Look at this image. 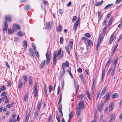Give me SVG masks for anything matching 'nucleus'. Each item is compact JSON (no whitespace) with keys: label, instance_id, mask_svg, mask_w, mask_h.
Masks as SVG:
<instances>
[{"label":"nucleus","instance_id":"e433bc0d","mask_svg":"<svg viewBox=\"0 0 122 122\" xmlns=\"http://www.w3.org/2000/svg\"><path fill=\"white\" fill-rule=\"evenodd\" d=\"M115 72V68L113 67L111 73V76H113Z\"/></svg>","mask_w":122,"mask_h":122},{"label":"nucleus","instance_id":"0e129e2a","mask_svg":"<svg viewBox=\"0 0 122 122\" xmlns=\"http://www.w3.org/2000/svg\"><path fill=\"white\" fill-rule=\"evenodd\" d=\"M97 120V117H95L93 120L91 121L90 122H96Z\"/></svg>","mask_w":122,"mask_h":122},{"label":"nucleus","instance_id":"c9c22d12","mask_svg":"<svg viewBox=\"0 0 122 122\" xmlns=\"http://www.w3.org/2000/svg\"><path fill=\"white\" fill-rule=\"evenodd\" d=\"M113 4H111L107 5L104 8V9H107L110 8L111 6L113 5Z\"/></svg>","mask_w":122,"mask_h":122},{"label":"nucleus","instance_id":"9d476101","mask_svg":"<svg viewBox=\"0 0 122 122\" xmlns=\"http://www.w3.org/2000/svg\"><path fill=\"white\" fill-rule=\"evenodd\" d=\"M114 102H111L109 105V107L110 108L109 112L112 111L114 108Z\"/></svg>","mask_w":122,"mask_h":122},{"label":"nucleus","instance_id":"b1692460","mask_svg":"<svg viewBox=\"0 0 122 122\" xmlns=\"http://www.w3.org/2000/svg\"><path fill=\"white\" fill-rule=\"evenodd\" d=\"M65 49L66 52L69 55H70L71 54L70 53L69 49L68 48L67 46H65Z\"/></svg>","mask_w":122,"mask_h":122},{"label":"nucleus","instance_id":"4468645a","mask_svg":"<svg viewBox=\"0 0 122 122\" xmlns=\"http://www.w3.org/2000/svg\"><path fill=\"white\" fill-rule=\"evenodd\" d=\"M20 25L18 24H14L13 25V28L14 30H15L16 29L19 30L20 29Z\"/></svg>","mask_w":122,"mask_h":122},{"label":"nucleus","instance_id":"6e6d98bb","mask_svg":"<svg viewBox=\"0 0 122 122\" xmlns=\"http://www.w3.org/2000/svg\"><path fill=\"white\" fill-rule=\"evenodd\" d=\"M28 95L27 94H26L25 96H24V99L25 101L28 99Z\"/></svg>","mask_w":122,"mask_h":122},{"label":"nucleus","instance_id":"dca6fc26","mask_svg":"<svg viewBox=\"0 0 122 122\" xmlns=\"http://www.w3.org/2000/svg\"><path fill=\"white\" fill-rule=\"evenodd\" d=\"M58 109L60 113L61 114V116H63V114L62 112V105L61 104L59 105L58 107Z\"/></svg>","mask_w":122,"mask_h":122},{"label":"nucleus","instance_id":"de8ad7c7","mask_svg":"<svg viewBox=\"0 0 122 122\" xmlns=\"http://www.w3.org/2000/svg\"><path fill=\"white\" fill-rule=\"evenodd\" d=\"M100 42L101 41H98V42L97 43L96 46V49L97 50L98 49L99 46H100Z\"/></svg>","mask_w":122,"mask_h":122},{"label":"nucleus","instance_id":"393cba45","mask_svg":"<svg viewBox=\"0 0 122 122\" xmlns=\"http://www.w3.org/2000/svg\"><path fill=\"white\" fill-rule=\"evenodd\" d=\"M74 85L75 86V89H76V94L79 90V86L78 85H76L75 82Z\"/></svg>","mask_w":122,"mask_h":122},{"label":"nucleus","instance_id":"f3484780","mask_svg":"<svg viewBox=\"0 0 122 122\" xmlns=\"http://www.w3.org/2000/svg\"><path fill=\"white\" fill-rule=\"evenodd\" d=\"M88 46L91 47L93 46V43L92 41L89 40H88L87 41Z\"/></svg>","mask_w":122,"mask_h":122},{"label":"nucleus","instance_id":"2eb2a0df","mask_svg":"<svg viewBox=\"0 0 122 122\" xmlns=\"http://www.w3.org/2000/svg\"><path fill=\"white\" fill-rule=\"evenodd\" d=\"M5 21L7 22V21L10 22L11 21V17L10 16H6L5 17Z\"/></svg>","mask_w":122,"mask_h":122},{"label":"nucleus","instance_id":"69168bd1","mask_svg":"<svg viewBox=\"0 0 122 122\" xmlns=\"http://www.w3.org/2000/svg\"><path fill=\"white\" fill-rule=\"evenodd\" d=\"M50 60L46 59V65H48L49 64Z\"/></svg>","mask_w":122,"mask_h":122},{"label":"nucleus","instance_id":"ea45409f","mask_svg":"<svg viewBox=\"0 0 122 122\" xmlns=\"http://www.w3.org/2000/svg\"><path fill=\"white\" fill-rule=\"evenodd\" d=\"M23 46L24 47H27V41L25 40L24 41L23 43Z\"/></svg>","mask_w":122,"mask_h":122},{"label":"nucleus","instance_id":"0eeeda50","mask_svg":"<svg viewBox=\"0 0 122 122\" xmlns=\"http://www.w3.org/2000/svg\"><path fill=\"white\" fill-rule=\"evenodd\" d=\"M52 23L51 22H48L46 23V28L48 30H50L51 27Z\"/></svg>","mask_w":122,"mask_h":122},{"label":"nucleus","instance_id":"5fc2aeb1","mask_svg":"<svg viewBox=\"0 0 122 122\" xmlns=\"http://www.w3.org/2000/svg\"><path fill=\"white\" fill-rule=\"evenodd\" d=\"M25 9L26 10H28L30 9V7L28 5H26L25 6Z\"/></svg>","mask_w":122,"mask_h":122},{"label":"nucleus","instance_id":"e2e57ef3","mask_svg":"<svg viewBox=\"0 0 122 122\" xmlns=\"http://www.w3.org/2000/svg\"><path fill=\"white\" fill-rule=\"evenodd\" d=\"M23 77L24 80L25 82H27V78L26 76H23Z\"/></svg>","mask_w":122,"mask_h":122},{"label":"nucleus","instance_id":"20e7f679","mask_svg":"<svg viewBox=\"0 0 122 122\" xmlns=\"http://www.w3.org/2000/svg\"><path fill=\"white\" fill-rule=\"evenodd\" d=\"M94 91L91 90V95H90V94L89 92L88 91H86V94L88 98L90 100H91L94 93Z\"/></svg>","mask_w":122,"mask_h":122},{"label":"nucleus","instance_id":"423d86ee","mask_svg":"<svg viewBox=\"0 0 122 122\" xmlns=\"http://www.w3.org/2000/svg\"><path fill=\"white\" fill-rule=\"evenodd\" d=\"M37 84L36 82L35 83V85L34 86V89L33 91V93L34 96L35 97H36L37 95Z\"/></svg>","mask_w":122,"mask_h":122},{"label":"nucleus","instance_id":"c756f323","mask_svg":"<svg viewBox=\"0 0 122 122\" xmlns=\"http://www.w3.org/2000/svg\"><path fill=\"white\" fill-rule=\"evenodd\" d=\"M17 35L20 36L22 37L24 35V33H22L21 31H20L17 32Z\"/></svg>","mask_w":122,"mask_h":122},{"label":"nucleus","instance_id":"8fccbe9b","mask_svg":"<svg viewBox=\"0 0 122 122\" xmlns=\"http://www.w3.org/2000/svg\"><path fill=\"white\" fill-rule=\"evenodd\" d=\"M14 102H13L11 104H9L7 105V107L8 108H9L10 107H11V106H13L14 105Z\"/></svg>","mask_w":122,"mask_h":122},{"label":"nucleus","instance_id":"09e8293b","mask_svg":"<svg viewBox=\"0 0 122 122\" xmlns=\"http://www.w3.org/2000/svg\"><path fill=\"white\" fill-rule=\"evenodd\" d=\"M84 36L88 38H90L91 36V35L88 33H86L84 35Z\"/></svg>","mask_w":122,"mask_h":122},{"label":"nucleus","instance_id":"f257e3e1","mask_svg":"<svg viewBox=\"0 0 122 122\" xmlns=\"http://www.w3.org/2000/svg\"><path fill=\"white\" fill-rule=\"evenodd\" d=\"M112 94L111 92H106L104 96V102L105 103L110 99V98Z\"/></svg>","mask_w":122,"mask_h":122},{"label":"nucleus","instance_id":"680f3d73","mask_svg":"<svg viewBox=\"0 0 122 122\" xmlns=\"http://www.w3.org/2000/svg\"><path fill=\"white\" fill-rule=\"evenodd\" d=\"M6 94V93L5 92H2L1 94L0 95L2 96H4Z\"/></svg>","mask_w":122,"mask_h":122},{"label":"nucleus","instance_id":"37998d69","mask_svg":"<svg viewBox=\"0 0 122 122\" xmlns=\"http://www.w3.org/2000/svg\"><path fill=\"white\" fill-rule=\"evenodd\" d=\"M73 42L71 41H70L69 42V45L70 48L71 49L72 48Z\"/></svg>","mask_w":122,"mask_h":122},{"label":"nucleus","instance_id":"6ab92c4d","mask_svg":"<svg viewBox=\"0 0 122 122\" xmlns=\"http://www.w3.org/2000/svg\"><path fill=\"white\" fill-rule=\"evenodd\" d=\"M8 27V25L6 21H5L4 23V29H3V32L4 33V30L7 31Z\"/></svg>","mask_w":122,"mask_h":122},{"label":"nucleus","instance_id":"13d9d810","mask_svg":"<svg viewBox=\"0 0 122 122\" xmlns=\"http://www.w3.org/2000/svg\"><path fill=\"white\" fill-rule=\"evenodd\" d=\"M49 91L50 93H51L52 89V87L51 85H50L49 87Z\"/></svg>","mask_w":122,"mask_h":122},{"label":"nucleus","instance_id":"412c9836","mask_svg":"<svg viewBox=\"0 0 122 122\" xmlns=\"http://www.w3.org/2000/svg\"><path fill=\"white\" fill-rule=\"evenodd\" d=\"M29 85L30 86H32V80L31 77L30 76L29 77Z\"/></svg>","mask_w":122,"mask_h":122},{"label":"nucleus","instance_id":"5701e85b","mask_svg":"<svg viewBox=\"0 0 122 122\" xmlns=\"http://www.w3.org/2000/svg\"><path fill=\"white\" fill-rule=\"evenodd\" d=\"M37 103V111H38L39 112L41 106V103L40 101H39Z\"/></svg>","mask_w":122,"mask_h":122},{"label":"nucleus","instance_id":"ddd939ff","mask_svg":"<svg viewBox=\"0 0 122 122\" xmlns=\"http://www.w3.org/2000/svg\"><path fill=\"white\" fill-rule=\"evenodd\" d=\"M46 56L47 59H51V55L50 52L47 51L46 54Z\"/></svg>","mask_w":122,"mask_h":122},{"label":"nucleus","instance_id":"f8f14e48","mask_svg":"<svg viewBox=\"0 0 122 122\" xmlns=\"http://www.w3.org/2000/svg\"><path fill=\"white\" fill-rule=\"evenodd\" d=\"M53 64L55 65L56 64V54L54 53L53 54Z\"/></svg>","mask_w":122,"mask_h":122},{"label":"nucleus","instance_id":"c03bdc74","mask_svg":"<svg viewBox=\"0 0 122 122\" xmlns=\"http://www.w3.org/2000/svg\"><path fill=\"white\" fill-rule=\"evenodd\" d=\"M105 68H103L102 73V76H104L105 74Z\"/></svg>","mask_w":122,"mask_h":122},{"label":"nucleus","instance_id":"2f4dec72","mask_svg":"<svg viewBox=\"0 0 122 122\" xmlns=\"http://www.w3.org/2000/svg\"><path fill=\"white\" fill-rule=\"evenodd\" d=\"M45 61L44 60L41 62V64L40 65V68L41 69L45 65Z\"/></svg>","mask_w":122,"mask_h":122},{"label":"nucleus","instance_id":"603ef678","mask_svg":"<svg viewBox=\"0 0 122 122\" xmlns=\"http://www.w3.org/2000/svg\"><path fill=\"white\" fill-rule=\"evenodd\" d=\"M2 101L3 100V101H4L7 98V96H5L3 97L2 98H0Z\"/></svg>","mask_w":122,"mask_h":122},{"label":"nucleus","instance_id":"4c0bfd02","mask_svg":"<svg viewBox=\"0 0 122 122\" xmlns=\"http://www.w3.org/2000/svg\"><path fill=\"white\" fill-rule=\"evenodd\" d=\"M79 77L81 79L83 82L84 83V78L82 74H80L79 76Z\"/></svg>","mask_w":122,"mask_h":122},{"label":"nucleus","instance_id":"39448f33","mask_svg":"<svg viewBox=\"0 0 122 122\" xmlns=\"http://www.w3.org/2000/svg\"><path fill=\"white\" fill-rule=\"evenodd\" d=\"M69 66V63L68 61H66L65 63H63L62 64V67L63 70H64V72H65V67L66 66L68 67Z\"/></svg>","mask_w":122,"mask_h":122},{"label":"nucleus","instance_id":"49530a36","mask_svg":"<svg viewBox=\"0 0 122 122\" xmlns=\"http://www.w3.org/2000/svg\"><path fill=\"white\" fill-rule=\"evenodd\" d=\"M62 94H60V95L59 97V99L58 102V104L59 105H60V102H61V99H62Z\"/></svg>","mask_w":122,"mask_h":122},{"label":"nucleus","instance_id":"9b49d317","mask_svg":"<svg viewBox=\"0 0 122 122\" xmlns=\"http://www.w3.org/2000/svg\"><path fill=\"white\" fill-rule=\"evenodd\" d=\"M107 88V87L106 86H105L103 90H102V91L100 93V97H101L102 96H103L106 92Z\"/></svg>","mask_w":122,"mask_h":122},{"label":"nucleus","instance_id":"a878e982","mask_svg":"<svg viewBox=\"0 0 122 122\" xmlns=\"http://www.w3.org/2000/svg\"><path fill=\"white\" fill-rule=\"evenodd\" d=\"M23 86L22 82L21 80H19V83L18 84V88H19L20 89Z\"/></svg>","mask_w":122,"mask_h":122},{"label":"nucleus","instance_id":"cd10ccee","mask_svg":"<svg viewBox=\"0 0 122 122\" xmlns=\"http://www.w3.org/2000/svg\"><path fill=\"white\" fill-rule=\"evenodd\" d=\"M84 97V95L83 94L79 95L77 97L78 99L79 100H82Z\"/></svg>","mask_w":122,"mask_h":122},{"label":"nucleus","instance_id":"4d7b16f0","mask_svg":"<svg viewBox=\"0 0 122 122\" xmlns=\"http://www.w3.org/2000/svg\"><path fill=\"white\" fill-rule=\"evenodd\" d=\"M6 87L4 86H3L2 87H1L0 88V90L1 91H3L5 90L6 89Z\"/></svg>","mask_w":122,"mask_h":122},{"label":"nucleus","instance_id":"58836bf2","mask_svg":"<svg viewBox=\"0 0 122 122\" xmlns=\"http://www.w3.org/2000/svg\"><path fill=\"white\" fill-rule=\"evenodd\" d=\"M117 59L118 58H116L113 62V67H115H115H116L117 64Z\"/></svg>","mask_w":122,"mask_h":122},{"label":"nucleus","instance_id":"79ce46f5","mask_svg":"<svg viewBox=\"0 0 122 122\" xmlns=\"http://www.w3.org/2000/svg\"><path fill=\"white\" fill-rule=\"evenodd\" d=\"M107 25H106L105 27L103 29V31H102V34H105L106 33L107 29Z\"/></svg>","mask_w":122,"mask_h":122},{"label":"nucleus","instance_id":"052dcab7","mask_svg":"<svg viewBox=\"0 0 122 122\" xmlns=\"http://www.w3.org/2000/svg\"><path fill=\"white\" fill-rule=\"evenodd\" d=\"M35 53L36 54V56H37L38 58H39V53L37 51H35Z\"/></svg>","mask_w":122,"mask_h":122},{"label":"nucleus","instance_id":"473e14b6","mask_svg":"<svg viewBox=\"0 0 122 122\" xmlns=\"http://www.w3.org/2000/svg\"><path fill=\"white\" fill-rule=\"evenodd\" d=\"M78 23L76 22H75L73 26V30L75 31L76 30L77 26L78 25Z\"/></svg>","mask_w":122,"mask_h":122},{"label":"nucleus","instance_id":"bf43d9fd","mask_svg":"<svg viewBox=\"0 0 122 122\" xmlns=\"http://www.w3.org/2000/svg\"><path fill=\"white\" fill-rule=\"evenodd\" d=\"M92 81V86H95V85L96 84L95 80L94 79H93Z\"/></svg>","mask_w":122,"mask_h":122},{"label":"nucleus","instance_id":"a18cd8bd","mask_svg":"<svg viewBox=\"0 0 122 122\" xmlns=\"http://www.w3.org/2000/svg\"><path fill=\"white\" fill-rule=\"evenodd\" d=\"M73 117V112H70L69 114V119H71Z\"/></svg>","mask_w":122,"mask_h":122},{"label":"nucleus","instance_id":"a19ab883","mask_svg":"<svg viewBox=\"0 0 122 122\" xmlns=\"http://www.w3.org/2000/svg\"><path fill=\"white\" fill-rule=\"evenodd\" d=\"M115 116L114 115H111L110 117V120L113 121L115 120Z\"/></svg>","mask_w":122,"mask_h":122},{"label":"nucleus","instance_id":"4be33fe9","mask_svg":"<svg viewBox=\"0 0 122 122\" xmlns=\"http://www.w3.org/2000/svg\"><path fill=\"white\" fill-rule=\"evenodd\" d=\"M62 30V26L61 25H59L58 27L56 28L57 31L59 32L61 31Z\"/></svg>","mask_w":122,"mask_h":122},{"label":"nucleus","instance_id":"72a5a7b5","mask_svg":"<svg viewBox=\"0 0 122 122\" xmlns=\"http://www.w3.org/2000/svg\"><path fill=\"white\" fill-rule=\"evenodd\" d=\"M39 112L38 111H36L34 113V118L35 119H36L38 117V112Z\"/></svg>","mask_w":122,"mask_h":122},{"label":"nucleus","instance_id":"bb28decb","mask_svg":"<svg viewBox=\"0 0 122 122\" xmlns=\"http://www.w3.org/2000/svg\"><path fill=\"white\" fill-rule=\"evenodd\" d=\"M14 30L11 29H9L8 30V33L9 35H10L13 33Z\"/></svg>","mask_w":122,"mask_h":122},{"label":"nucleus","instance_id":"774afa93","mask_svg":"<svg viewBox=\"0 0 122 122\" xmlns=\"http://www.w3.org/2000/svg\"><path fill=\"white\" fill-rule=\"evenodd\" d=\"M77 17L76 16H74L72 18V21H76V19Z\"/></svg>","mask_w":122,"mask_h":122},{"label":"nucleus","instance_id":"6e6552de","mask_svg":"<svg viewBox=\"0 0 122 122\" xmlns=\"http://www.w3.org/2000/svg\"><path fill=\"white\" fill-rule=\"evenodd\" d=\"M116 37V36L114 35V33L112 35L110 38L109 41V44H111L112 43L114 39Z\"/></svg>","mask_w":122,"mask_h":122},{"label":"nucleus","instance_id":"338daca9","mask_svg":"<svg viewBox=\"0 0 122 122\" xmlns=\"http://www.w3.org/2000/svg\"><path fill=\"white\" fill-rule=\"evenodd\" d=\"M63 38L62 36L60 38V43H62L63 42Z\"/></svg>","mask_w":122,"mask_h":122},{"label":"nucleus","instance_id":"7c9ffc66","mask_svg":"<svg viewBox=\"0 0 122 122\" xmlns=\"http://www.w3.org/2000/svg\"><path fill=\"white\" fill-rule=\"evenodd\" d=\"M77 111L76 113V115L78 116H79L81 113V110L80 109L76 108Z\"/></svg>","mask_w":122,"mask_h":122},{"label":"nucleus","instance_id":"a211bd4d","mask_svg":"<svg viewBox=\"0 0 122 122\" xmlns=\"http://www.w3.org/2000/svg\"><path fill=\"white\" fill-rule=\"evenodd\" d=\"M113 18V16H112L109 21L108 24V26H110L112 25Z\"/></svg>","mask_w":122,"mask_h":122},{"label":"nucleus","instance_id":"aec40b11","mask_svg":"<svg viewBox=\"0 0 122 122\" xmlns=\"http://www.w3.org/2000/svg\"><path fill=\"white\" fill-rule=\"evenodd\" d=\"M103 2L102 0H101L100 2H96L95 4V6H98L101 5Z\"/></svg>","mask_w":122,"mask_h":122},{"label":"nucleus","instance_id":"1a4fd4ad","mask_svg":"<svg viewBox=\"0 0 122 122\" xmlns=\"http://www.w3.org/2000/svg\"><path fill=\"white\" fill-rule=\"evenodd\" d=\"M103 104L102 103H101L98 105L97 107V109L100 112H101L103 107Z\"/></svg>","mask_w":122,"mask_h":122},{"label":"nucleus","instance_id":"7ed1b4c3","mask_svg":"<svg viewBox=\"0 0 122 122\" xmlns=\"http://www.w3.org/2000/svg\"><path fill=\"white\" fill-rule=\"evenodd\" d=\"M76 108L83 109L84 108V102L83 101H81L77 105Z\"/></svg>","mask_w":122,"mask_h":122},{"label":"nucleus","instance_id":"f03ea898","mask_svg":"<svg viewBox=\"0 0 122 122\" xmlns=\"http://www.w3.org/2000/svg\"><path fill=\"white\" fill-rule=\"evenodd\" d=\"M61 48L59 49L58 51L57 56L59 58H61L63 57L64 56L63 51H61Z\"/></svg>","mask_w":122,"mask_h":122},{"label":"nucleus","instance_id":"864d4df0","mask_svg":"<svg viewBox=\"0 0 122 122\" xmlns=\"http://www.w3.org/2000/svg\"><path fill=\"white\" fill-rule=\"evenodd\" d=\"M44 90L45 92V93L47 92V89L46 88V84H44Z\"/></svg>","mask_w":122,"mask_h":122},{"label":"nucleus","instance_id":"f704fd0d","mask_svg":"<svg viewBox=\"0 0 122 122\" xmlns=\"http://www.w3.org/2000/svg\"><path fill=\"white\" fill-rule=\"evenodd\" d=\"M118 95L117 93H115L113 94L112 96V99H114L117 98V97Z\"/></svg>","mask_w":122,"mask_h":122},{"label":"nucleus","instance_id":"3c124183","mask_svg":"<svg viewBox=\"0 0 122 122\" xmlns=\"http://www.w3.org/2000/svg\"><path fill=\"white\" fill-rule=\"evenodd\" d=\"M29 55L31 57L33 58L35 56V54L34 52L30 53Z\"/></svg>","mask_w":122,"mask_h":122},{"label":"nucleus","instance_id":"c85d7f7f","mask_svg":"<svg viewBox=\"0 0 122 122\" xmlns=\"http://www.w3.org/2000/svg\"><path fill=\"white\" fill-rule=\"evenodd\" d=\"M112 60V58L111 57L109 58L108 60V61L107 62L106 65L105 66V68H106V67H107V66H109V64H110V62H111V61Z\"/></svg>","mask_w":122,"mask_h":122}]
</instances>
